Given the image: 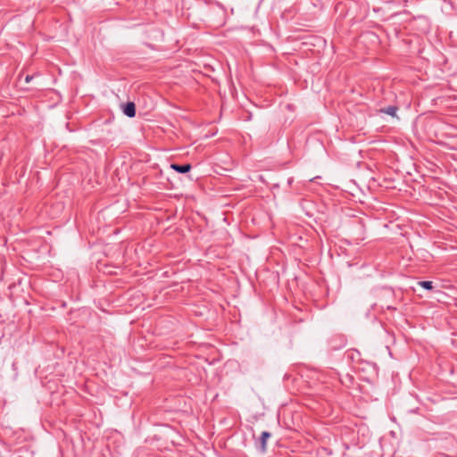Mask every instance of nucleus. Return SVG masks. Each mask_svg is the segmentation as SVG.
Masks as SVG:
<instances>
[{
    "label": "nucleus",
    "mask_w": 457,
    "mask_h": 457,
    "mask_svg": "<svg viewBox=\"0 0 457 457\" xmlns=\"http://www.w3.org/2000/svg\"><path fill=\"white\" fill-rule=\"evenodd\" d=\"M123 113L129 118H133L136 115V105L133 102H128L123 105Z\"/></svg>",
    "instance_id": "obj_1"
},
{
    "label": "nucleus",
    "mask_w": 457,
    "mask_h": 457,
    "mask_svg": "<svg viewBox=\"0 0 457 457\" xmlns=\"http://www.w3.org/2000/svg\"><path fill=\"white\" fill-rule=\"evenodd\" d=\"M271 436V434L268 431H263L259 439V448L262 453H265L267 450V440Z\"/></svg>",
    "instance_id": "obj_2"
},
{
    "label": "nucleus",
    "mask_w": 457,
    "mask_h": 457,
    "mask_svg": "<svg viewBox=\"0 0 457 457\" xmlns=\"http://www.w3.org/2000/svg\"><path fill=\"white\" fill-rule=\"evenodd\" d=\"M170 167H171V169L178 171L179 173H187L192 168V166L189 163H185V164L172 163L170 165Z\"/></svg>",
    "instance_id": "obj_3"
},
{
    "label": "nucleus",
    "mask_w": 457,
    "mask_h": 457,
    "mask_svg": "<svg viewBox=\"0 0 457 457\" xmlns=\"http://www.w3.org/2000/svg\"><path fill=\"white\" fill-rule=\"evenodd\" d=\"M398 108L395 105H389L387 107H385V108H381L379 110V112L381 113H386V114H388L392 117H395L396 116V112H397Z\"/></svg>",
    "instance_id": "obj_4"
},
{
    "label": "nucleus",
    "mask_w": 457,
    "mask_h": 457,
    "mask_svg": "<svg viewBox=\"0 0 457 457\" xmlns=\"http://www.w3.org/2000/svg\"><path fill=\"white\" fill-rule=\"evenodd\" d=\"M419 285L427 290H431L433 288L431 281H420Z\"/></svg>",
    "instance_id": "obj_5"
},
{
    "label": "nucleus",
    "mask_w": 457,
    "mask_h": 457,
    "mask_svg": "<svg viewBox=\"0 0 457 457\" xmlns=\"http://www.w3.org/2000/svg\"><path fill=\"white\" fill-rule=\"evenodd\" d=\"M32 79H33V76H31V75H27V76L25 77V82H26V83H29V82L32 80Z\"/></svg>",
    "instance_id": "obj_6"
}]
</instances>
